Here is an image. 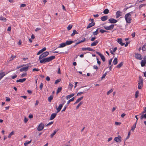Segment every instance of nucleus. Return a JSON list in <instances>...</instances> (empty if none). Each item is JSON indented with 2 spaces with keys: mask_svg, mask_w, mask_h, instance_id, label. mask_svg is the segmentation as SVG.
<instances>
[{
  "mask_svg": "<svg viewBox=\"0 0 146 146\" xmlns=\"http://www.w3.org/2000/svg\"><path fill=\"white\" fill-rule=\"evenodd\" d=\"M72 27V25H69L67 27V29L68 31L70 30Z\"/></svg>",
  "mask_w": 146,
  "mask_h": 146,
  "instance_id": "de8ad7c7",
  "label": "nucleus"
},
{
  "mask_svg": "<svg viewBox=\"0 0 146 146\" xmlns=\"http://www.w3.org/2000/svg\"><path fill=\"white\" fill-rule=\"evenodd\" d=\"M53 95H51L50 97L48 98V101L49 102H51L52 100L53 99Z\"/></svg>",
  "mask_w": 146,
  "mask_h": 146,
  "instance_id": "c756f323",
  "label": "nucleus"
},
{
  "mask_svg": "<svg viewBox=\"0 0 146 146\" xmlns=\"http://www.w3.org/2000/svg\"><path fill=\"white\" fill-rule=\"evenodd\" d=\"M0 20L4 22H5L6 21L7 19L4 17H3L1 16H0Z\"/></svg>",
  "mask_w": 146,
  "mask_h": 146,
  "instance_id": "f704fd0d",
  "label": "nucleus"
},
{
  "mask_svg": "<svg viewBox=\"0 0 146 146\" xmlns=\"http://www.w3.org/2000/svg\"><path fill=\"white\" fill-rule=\"evenodd\" d=\"M84 97L82 96L80 98H78L77 100L76 101V102L74 103V104H75L78 103L80 101L82 100L83 99V98Z\"/></svg>",
  "mask_w": 146,
  "mask_h": 146,
  "instance_id": "a878e982",
  "label": "nucleus"
},
{
  "mask_svg": "<svg viewBox=\"0 0 146 146\" xmlns=\"http://www.w3.org/2000/svg\"><path fill=\"white\" fill-rule=\"evenodd\" d=\"M114 140L118 143H120L121 141V137L120 135H118L117 137L114 138Z\"/></svg>",
  "mask_w": 146,
  "mask_h": 146,
  "instance_id": "39448f33",
  "label": "nucleus"
},
{
  "mask_svg": "<svg viewBox=\"0 0 146 146\" xmlns=\"http://www.w3.org/2000/svg\"><path fill=\"white\" fill-rule=\"evenodd\" d=\"M74 42L72 40H67L66 42V45H68L71 44Z\"/></svg>",
  "mask_w": 146,
  "mask_h": 146,
  "instance_id": "5701e85b",
  "label": "nucleus"
},
{
  "mask_svg": "<svg viewBox=\"0 0 146 146\" xmlns=\"http://www.w3.org/2000/svg\"><path fill=\"white\" fill-rule=\"evenodd\" d=\"M33 117V115L31 114H30L29 116V118H32Z\"/></svg>",
  "mask_w": 146,
  "mask_h": 146,
  "instance_id": "774afa93",
  "label": "nucleus"
},
{
  "mask_svg": "<svg viewBox=\"0 0 146 146\" xmlns=\"http://www.w3.org/2000/svg\"><path fill=\"white\" fill-rule=\"evenodd\" d=\"M26 80V78H24L22 79H20L19 80H17L16 81V82H25Z\"/></svg>",
  "mask_w": 146,
  "mask_h": 146,
  "instance_id": "b1692460",
  "label": "nucleus"
},
{
  "mask_svg": "<svg viewBox=\"0 0 146 146\" xmlns=\"http://www.w3.org/2000/svg\"><path fill=\"white\" fill-rule=\"evenodd\" d=\"M43 86V84L42 83H41L40 84V85L39 86V88H40V90H42Z\"/></svg>",
  "mask_w": 146,
  "mask_h": 146,
  "instance_id": "5fc2aeb1",
  "label": "nucleus"
},
{
  "mask_svg": "<svg viewBox=\"0 0 146 146\" xmlns=\"http://www.w3.org/2000/svg\"><path fill=\"white\" fill-rule=\"evenodd\" d=\"M96 53L98 54L101 57V59L103 62H104L105 61V58L104 55L99 52L96 51Z\"/></svg>",
  "mask_w": 146,
  "mask_h": 146,
  "instance_id": "0eeeda50",
  "label": "nucleus"
},
{
  "mask_svg": "<svg viewBox=\"0 0 146 146\" xmlns=\"http://www.w3.org/2000/svg\"><path fill=\"white\" fill-rule=\"evenodd\" d=\"M81 42H82V41H81V40H80L79 42H77L76 44L74 46V47H75L77 45Z\"/></svg>",
  "mask_w": 146,
  "mask_h": 146,
  "instance_id": "bf43d9fd",
  "label": "nucleus"
},
{
  "mask_svg": "<svg viewBox=\"0 0 146 146\" xmlns=\"http://www.w3.org/2000/svg\"><path fill=\"white\" fill-rule=\"evenodd\" d=\"M123 62H121L120 64H118L116 68H120L123 65Z\"/></svg>",
  "mask_w": 146,
  "mask_h": 146,
  "instance_id": "2f4dec72",
  "label": "nucleus"
},
{
  "mask_svg": "<svg viewBox=\"0 0 146 146\" xmlns=\"http://www.w3.org/2000/svg\"><path fill=\"white\" fill-rule=\"evenodd\" d=\"M44 127V124L42 123H41L38 125L37 128V130L39 131H40L43 129Z\"/></svg>",
  "mask_w": 146,
  "mask_h": 146,
  "instance_id": "423d86ee",
  "label": "nucleus"
},
{
  "mask_svg": "<svg viewBox=\"0 0 146 146\" xmlns=\"http://www.w3.org/2000/svg\"><path fill=\"white\" fill-rule=\"evenodd\" d=\"M104 28L107 30H110L109 28V26H104Z\"/></svg>",
  "mask_w": 146,
  "mask_h": 146,
  "instance_id": "4d7b16f0",
  "label": "nucleus"
},
{
  "mask_svg": "<svg viewBox=\"0 0 146 146\" xmlns=\"http://www.w3.org/2000/svg\"><path fill=\"white\" fill-rule=\"evenodd\" d=\"M108 21L109 23H115L117 22V21L113 19V18H110L109 19Z\"/></svg>",
  "mask_w": 146,
  "mask_h": 146,
  "instance_id": "1a4fd4ad",
  "label": "nucleus"
},
{
  "mask_svg": "<svg viewBox=\"0 0 146 146\" xmlns=\"http://www.w3.org/2000/svg\"><path fill=\"white\" fill-rule=\"evenodd\" d=\"M49 54V52L48 51H46L40 54L39 57V59L40 60L47 56Z\"/></svg>",
  "mask_w": 146,
  "mask_h": 146,
  "instance_id": "7ed1b4c3",
  "label": "nucleus"
},
{
  "mask_svg": "<svg viewBox=\"0 0 146 146\" xmlns=\"http://www.w3.org/2000/svg\"><path fill=\"white\" fill-rule=\"evenodd\" d=\"M61 81V79H58L56 80L54 82V84H58V83L60 82Z\"/></svg>",
  "mask_w": 146,
  "mask_h": 146,
  "instance_id": "c03bdc74",
  "label": "nucleus"
},
{
  "mask_svg": "<svg viewBox=\"0 0 146 146\" xmlns=\"http://www.w3.org/2000/svg\"><path fill=\"white\" fill-rule=\"evenodd\" d=\"M108 16L105 15L101 17L100 18V19L102 21H104L108 19Z\"/></svg>",
  "mask_w": 146,
  "mask_h": 146,
  "instance_id": "4468645a",
  "label": "nucleus"
},
{
  "mask_svg": "<svg viewBox=\"0 0 146 146\" xmlns=\"http://www.w3.org/2000/svg\"><path fill=\"white\" fill-rule=\"evenodd\" d=\"M130 131H129V132L128 133V135L127 136V137L125 139L127 140L129 138V137H130Z\"/></svg>",
  "mask_w": 146,
  "mask_h": 146,
  "instance_id": "6e6d98bb",
  "label": "nucleus"
},
{
  "mask_svg": "<svg viewBox=\"0 0 146 146\" xmlns=\"http://www.w3.org/2000/svg\"><path fill=\"white\" fill-rule=\"evenodd\" d=\"M146 64V60H142L141 62V66L142 67L144 66Z\"/></svg>",
  "mask_w": 146,
  "mask_h": 146,
  "instance_id": "412c9836",
  "label": "nucleus"
},
{
  "mask_svg": "<svg viewBox=\"0 0 146 146\" xmlns=\"http://www.w3.org/2000/svg\"><path fill=\"white\" fill-rule=\"evenodd\" d=\"M145 113H146V107H145L144 109V111H143L140 115H142L140 116V119L141 120H142L144 118L145 119L146 118V113L144 114Z\"/></svg>",
  "mask_w": 146,
  "mask_h": 146,
  "instance_id": "f03ea898",
  "label": "nucleus"
},
{
  "mask_svg": "<svg viewBox=\"0 0 146 146\" xmlns=\"http://www.w3.org/2000/svg\"><path fill=\"white\" fill-rule=\"evenodd\" d=\"M40 63H45L46 62H48L47 59V58H43L42 59L40 60Z\"/></svg>",
  "mask_w": 146,
  "mask_h": 146,
  "instance_id": "9d476101",
  "label": "nucleus"
},
{
  "mask_svg": "<svg viewBox=\"0 0 146 146\" xmlns=\"http://www.w3.org/2000/svg\"><path fill=\"white\" fill-rule=\"evenodd\" d=\"M53 123V121H51L50 122H49V123H48L46 125V126H48L50 125H51Z\"/></svg>",
  "mask_w": 146,
  "mask_h": 146,
  "instance_id": "13d9d810",
  "label": "nucleus"
},
{
  "mask_svg": "<svg viewBox=\"0 0 146 146\" xmlns=\"http://www.w3.org/2000/svg\"><path fill=\"white\" fill-rule=\"evenodd\" d=\"M48 62H50L52 61V60L54 59L55 58V56H52L48 57L47 58Z\"/></svg>",
  "mask_w": 146,
  "mask_h": 146,
  "instance_id": "a211bd4d",
  "label": "nucleus"
},
{
  "mask_svg": "<svg viewBox=\"0 0 146 146\" xmlns=\"http://www.w3.org/2000/svg\"><path fill=\"white\" fill-rule=\"evenodd\" d=\"M29 66L23 67L20 69V71L21 72H23V71H27L29 69Z\"/></svg>",
  "mask_w": 146,
  "mask_h": 146,
  "instance_id": "f8f14e48",
  "label": "nucleus"
},
{
  "mask_svg": "<svg viewBox=\"0 0 146 146\" xmlns=\"http://www.w3.org/2000/svg\"><path fill=\"white\" fill-rule=\"evenodd\" d=\"M16 56H14L13 55H11V58H10V61L14 59V58H16Z\"/></svg>",
  "mask_w": 146,
  "mask_h": 146,
  "instance_id": "3c124183",
  "label": "nucleus"
},
{
  "mask_svg": "<svg viewBox=\"0 0 146 146\" xmlns=\"http://www.w3.org/2000/svg\"><path fill=\"white\" fill-rule=\"evenodd\" d=\"M17 77V75L15 74L14 75L12 76L11 78L12 79H14Z\"/></svg>",
  "mask_w": 146,
  "mask_h": 146,
  "instance_id": "052dcab7",
  "label": "nucleus"
},
{
  "mask_svg": "<svg viewBox=\"0 0 146 146\" xmlns=\"http://www.w3.org/2000/svg\"><path fill=\"white\" fill-rule=\"evenodd\" d=\"M93 27V26L92 25V24L91 23H89L88 26L86 27V28L87 29H88L92 27Z\"/></svg>",
  "mask_w": 146,
  "mask_h": 146,
  "instance_id": "a18cd8bd",
  "label": "nucleus"
},
{
  "mask_svg": "<svg viewBox=\"0 0 146 146\" xmlns=\"http://www.w3.org/2000/svg\"><path fill=\"white\" fill-rule=\"evenodd\" d=\"M59 129H55L53 133L51 134L50 135L51 138H52L53 137V136L56 134L57 132L58 131Z\"/></svg>",
  "mask_w": 146,
  "mask_h": 146,
  "instance_id": "6ab92c4d",
  "label": "nucleus"
},
{
  "mask_svg": "<svg viewBox=\"0 0 146 146\" xmlns=\"http://www.w3.org/2000/svg\"><path fill=\"white\" fill-rule=\"evenodd\" d=\"M28 119L26 117H25V118H24V122L25 123H26L27 121H28Z\"/></svg>",
  "mask_w": 146,
  "mask_h": 146,
  "instance_id": "69168bd1",
  "label": "nucleus"
},
{
  "mask_svg": "<svg viewBox=\"0 0 146 146\" xmlns=\"http://www.w3.org/2000/svg\"><path fill=\"white\" fill-rule=\"evenodd\" d=\"M89 88L88 89H84V90L83 92H80L78 93L77 94V96H78L81 95V94H83L84 93H86L89 90Z\"/></svg>",
  "mask_w": 146,
  "mask_h": 146,
  "instance_id": "f3484780",
  "label": "nucleus"
},
{
  "mask_svg": "<svg viewBox=\"0 0 146 146\" xmlns=\"http://www.w3.org/2000/svg\"><path fill=\"white\" fill-rule=\"evenodd\" d=\"M62 88L61 87L58 88L57 89V90L56 92V94H58L59 93L61 90Z\"/></svg>",
  "mask_w": 146,
  "mask_h": 146,
  "instance_id": "79ce46f5",
  "label": "nucleus"
},
{
  "mask_svg": "<svg viewBox=\"0 0 146 146\" xmlns=\"http://www.w3.org/2000/svg\"><path fill=\"white\" fill-rule=\"evenodd\" d=\"M74 94L73 93L71 94L70 95H68V96H66V99L68 100V99H70V98H71L72 97L74 96Z\"/></svg>",
  "mask_w": 146,
  "mask_h": 146,
  "instance_id": "bb28decb",
  "label": "nucleus"
},
{
  "mask_svg": "<svg viewBox=\"0 0 146 146\" xmlns=\"http://www.w3.org/2000/svg\"><path fill=\"white\" fill-rule=\"evenodd\" d=\"M146 5V4H141L139 6V10L141 9V8L143 6H145Z\"/></svg>",
  "mask_w": 146,
  "mask_h": 146,
  "instance_id": "a19ab883",
  "label": "nucleus"
},
{
  "mask_svg": "<svg viewBox=\"0 0 146 146\" xmlns=\"http://www.w3.org/2000/svg\"><path fill=\"white\" fill-rule=\"evenodd\" d=\"M32 141V140L31 139L30 141H28L27 142H25L24 143V145L25 146H27V145L29 144Z\"/></svg>",
  "mask_w": 146,
  "mask_h": 146,
  "instance_id": "ea45409f",
  "label": "nucleus"
},
{
  "mask_svg": "<svg viewBox=\"0 0 146 146\" xmlns=\"http://www.w3.org/2000/svg\"><path fill=\"white\" fill-rule=\"evenodd\" d=\"M78 33L76 31V30L74 29L73 30L72 33L71 34V36H72L75 35V34H78Z\"/></svg>",
  "mask_w": 146,
  "mask_h": 146,
  "instance_id": "393cba45",
  "label": "nucleus"
},
{
  "mask_svg": "<svg viewBox=\"0 0 146 146\" xmlns=\"http://www.w3.org/2000/svg\"><path fill=\"white\" fill-rule=\"evenodd\" d=\"M121 124V122H117V121H116L115 122V125H119Z\"/></svg>",
  "mask_w": 146,
  "mask_h": 146,
  "instance_id": "0e129e2a",
  "label": "nucleus"
},
{
  "mask_svg": "<svg viewBox=\"0 0 146 146\" xmlns=\"http://www.w3.org/2000/svg\"><path fill=\"white\" fill-rule=\"evenodd\" d=\"M5 72H2L0 73V80L1 79L5 76Z\"/></svg>",
  "mask_w": 146,
  "mask_h": 146,
  "instance_id": "c85d7f7f",
  "label": "nucleus"
},
{
  "mask_svg": "<svg viewBox=\"0 0 146 146\" xmlns=\"http://www.w3.org/2000/svg\"><path fill=\"white\" fill-rule=\"evenodd\" d=\"M143 80L141 79V81H139L138 84V88L139 89H141L143 86Z\"/></svg>",
  "mask_w": 146,
  "mask_h": 146,
  "instance_id": "20e7f679",
  "label": "nucleus"
},
{
  "mask_svg": "<svg viewBox=\"0 0 146 146\" xmlns=\"http://www.w3.org/2000/svg\"><path fill=\"white\" fill-rule=\"evenodd\" d=\"M62 107H63L62 105V104H60L59 105L58 108L61 110V109L62 108Z\"/></svg>",
  "mask_w": 146,
  "mask_h": 146,
  "instance_id": "338daca9",
  "label": "nucleus"
},
{
  "mask_svg": "<svg viewBox=\"0 0 146 146\" xmlns=\"http://www.w3.org/2000/svg\"><path fill=\"white\" fill-rule=\"evenodd\" d=\"M66 44L65 42V43H62L61 44H60L59 46L57 48H62L66 46Z\"/></svg>",
  "mask_w": 146,
  "mask_h": 146,
  "instance_id": "cd10ccee",
  "label": "nucleus"
},
{
  "mask_svg": "<svg viewBox=\"0 0 146 146\" xmlns=\"http://www.w3.org/2000/svg\"><path fill=\"white\" fill-rule=\"evenodd\" d=\"M121 12L119 11H117L116 13V18H118L121 16Z\"/></svg>",
  "mask_w": 146,
  "mask_h": 146,
  "instance_id": "aec40b11",
  "label": "nucleus"
},
{
  "mask_svg": "<svg viewBox=\"0 0 146 146\" xmlns=\"http://www.w3.org/2000/svg\"><path fill=\"white\" fill-rule=\"evenodd\" d=\"M46 50V47H44L42 49L40 50L37 53V55H38L42 53L44 51H45Z\"/></svg>",
  "mask_w": 146,
  "mask_h": 146,
  "instance_id": "dca6fc26",
  "label": "nucleus"
},
{
  "mask_svg": "<svg viewBox=\"0 0 146 146\" xmlns=\"http://www.w3.org/2000/svg\"><path fill=\"white\" fill-rule=\"evenodd\" d=\"M109 13V10L108 9H105L103 11V13L105 14H107Z\"/></svg>",
  "mask_w": 146,
  "mask_h": 146,
  "instance_id": "c9c22d12",
  "label": "nucleus"
},
{
  "mask_svg": "<svg viewBox=\"0 0 146 146\" xmlns=\"http://www.w3.org/2000/svg\"><path fill=\"white\" fill-rule=\"evenodd\" d=\"M98 41L97 40H95V41L94 42L91 44V46H96L98 43Z\"/></svg>",
  "mask_w": 146,
  "mask_h": 146,
  "instance_id": "4be33fe9",
  "label": "nucleus"
},
{
  "mask_svg": "<svg viewBox=\"0 0 146 146\" xmlns=\"http://www.w3.org/2000/svg\"><path fill=\"white\" fill-rule=\"evenodd\" d=\"M117 58H115L113 60V63L114 65H116L117 63Z\"/></svg>",
  "mask_w": 146,
  "mask_h": 146,
  "instance_id": "7c9ffc66",
  "label": "nucleus"
},
{
  "mask_svg": "<svg viewBox=\"0 0 146 146\" xmlns=\"http://www.w3.org/2000/svg\"><path fill=\"white\" fill-rule=\"evenodd\" d=\"M83 102L82 101L80 102L76 107V109H78L79 108V107L83 104Z\"/></svg>",
  "mask_w": 146,
  "mask_h": 146,
  "instance_id": "58836bf2",
  "label": "nucleus"
},
{
  "mask_svg": "<svg viewBox=\"0 0 146 146\" xmlns=\"http://www.w3.org/2000/svg\"><path fill=\"white\" fill-rule=\"evenodd\" d=\"M142 50L143 51H145L146 50V45L144 44L142 48Z\"/></svg>",
  "mask_w": 146,
  "mask_h": 146,
  "instance_id": "8fccbe9b",
  "label": "nucleus"
},
{
  "mask_svg": "<svg viewBox=\"0 0 146 146\" xmlns=\"http://www.w3.org/2000/svg\"><path fill=\"white\" fill-rule=\"evenodd\" d=\"M118 43L121 46H123L125 43L122 42V40L121 38H118L117 40Z\"/></svg>",
  "mask_w": 146,
  "mask_h": 146,
  "instance_id": "2eb2a0df",
  "label": "nucleus"
},
{
  "mask_svg": "<svg viewBox=\"0 0 146 146\" xmlns=\"http://www.w3.org/2000/svg\"><path fill=\"white\" fill-rule=\"evenodd\" d=\"M82 51H85V50H88L89 51H95V50L92 49V48H90V47L82 48Z\"/></svg>",
  "mask_w": 146,
  "mask_h": 146,
  "instance_id": "9b49d317",
  "label": "nucleus"
},
{
  "mask_svg": "<svg viewBox=\"0 0 146 146\" xmlns=\"http://www.w3.org/2000/svg\"><path fill=\"white\" fill-rule=\"evenodd\" d=\"M56 113H52L50 117V120H52L54 119L56 117Z\"/></svg>",
  "mask_w": 146,
  "mask_h": 146,
  "instance_id": "ddd939ff",
  "label": "nucleus"
},
{
  "mask_svg": "<svg viewBox=\"0 0 146 146\" xmlns=\"http://www.w3.org/2000/svg\"><path fill=\"white\" fill-rule=\"evenodd\" d=\"M99 29V28H98L93 33V35H96L98 33V30Z\"/></svg>",
  "mask_w": 146,
  "mask_h": 146,
  "instance_id": "72a5a7b5",
  "label": "nucleus"
},
{
  "mask_svg": "<svg viewBox=\"0 0 146 146\" xmlns=\"http://www.w3.org/2000/svg\"><path fill=\"white\" fill-rule=\"evenodd\" d=\"M74 99L75 98L74 97H73L71 99H70L67 102V104L68 105L71 102L73 101L74 100Z\"/></svg>",
  "mask_w": 146,
  "mask_h": 146,
  "instance_id": "e433bc0d",
  "label": "nucleus"
},
{
  "mask_svg": "<svg viewBox=\"0 0 146 146\" xmlns=\"http://www.w3.org/2000/svg\"><path fill=\"white\" fill-rule=\"evenodd\" d=\"M136 122H135V123L134 124V125L131 127V130L133 131L135 129V128L136 127Z\"/></svg>",
  "mask_w": 146,
  "mask_h": 146,
  "instance_id": "473e14b6",
  "label": "nucleus"
},
{
  "mask_svg": "<svg viewBox=\"0 0 146 146\" xmlns=\"http://www.w3.org/2000/svg\"><path fill=\"white\" fill-rule=\"evenodd\" d=\"M114 25L113 24L109 26V28L110 30L112 29L114 27Z\"/></svg>",
  "mask_w": 146,
  "mask_h": 146,
  "instance_id": "37998d69",
  "label": "nucleus"
},
{
  "mask_svg": "<svg viewBox=\"0 0 146 146\" xmlns=\"http://www.w3.org/2000/svg\"><path fill=\"white\" fill-rule=\"evenodd\" d=\"M113 91L112 89L110 90L108 92H107V95H109L110 93H111Z\"/></svg>",
  "mask_w": 146,
  "mask_h": 146,
  "instance_id": "864d4df0",
  "label": "nucleus"
},
{
  "mask_svg": "<svg viewBox=\"0 0 146 146\" xmlns=\"http://www.w3.org/2000/svg\"><path fill=\"white\" fill-rule=\"evenodd\" d=\"M96 39V37L95 36H94L93 37H92L90 39V40L92 41H94L95 39Z\"/></svg>",
  "mask_w": 146,
  "mask_h": 146,
  "instance_id": "680f3d73",
  "label": "nucleus"
},
{
  "mask_svg": "<svg viewBox=\"0 0 146 146\" xmlns=\"http://www.w3.org/2000/svg\"><path fill=\"white\" fill-rule=\"evenodd\" d=\"M125 20L127 23H130L131 22V15L129 13L126 14L124 17Z\"/></svg>",
  "mask_w": 146,
  "mask_h": 146,
  "instance_id": "f257e3e1",
  "label": "nucleus"
},
{
  "mask_svg": "<svg viewBox=\"0 0 146 146\" xmlns=\"http://www.w3.org/2000/svg\"><path fill=\"white\" fill-rule=\"evenodd\" d=\"M107 72H106L103 75V76H102V77L101 78L102 80L104 78H105V76L106 75Z\"/></svg>",
  "mask_w": 146,
  "mask_h": 146,
  "instance_id": "603ef678",
  "label": "nucleus"
},
{
  "mask_svg": "<svg viewBox=\"0 0 146 146\" xmlns=\"http://www.w3.org/2000/svg\"><path fill=\"white\" fill-rule=\"evenodd\" d=\"M6 101H7V102H9L11 100L10 98L9 97H6Z\"/></svg>",
  "mask_w": 146,
  "mask_h": 146,
  "instance_id": "e2e57ef3",
  "label": "nucleus"
},
{
  "mask_svg": "<svg viewBox=\"0 0 146 146\" xmlns=\"http://www.w3.org/2000/svg\"><path fill=\"white\" fill-rule=\"evenodd\" d=\"M135 58H136L137 59L140 60L142 59L141 55L140 54H138L137 53H135Z\"/></svg>",
  "mask_w": 146,
  "mask_h": 146,
  "instance_id": "6e6552de",
  "label": "nucleus"
},
{
  "mask_svg": "<svg viewBox=\"0 0 146 146\" xmlns=\"http://www.w3.org/2000/svg\"><path fill=\"white\" fill-rule=\"evenodd\" d=\"M99 31L101 33H105V32L108 33L109 32V31L105 30H104L102 29H100L99 30Z\"/></svg>",
  "mask_w": 146,
  "mask_h": 146,
  "instance_id": "4c0bfd02",
  "label": "nucleus"
},
{
  "mask_svg": "<svg viewBox=\"0 0 146 146\" xmlns=\"http://www.w3.org/2000/svg\"><path fill=\"white\" fill-rule=\"evenodd\" d=\"M14 132L13 131H12L8 136V137L9 138H10L11 136L14 134Z\"/></svg>",
  "mask_w": 146,
  "mask_h": 146,
  "instance_id": "09e8293b",
  "label": "nucleus"
},
{
  "mask_svg": "<svg viewBox=\"0 0 146 146\" xmlns=\"http://www.w3.org/2000/svg\"><path fill=\"white\" fill-rule=\"evenodd\" d=\"M139 93V92L138 91H137L136 92L135 94V96L136 98H137L138 97Z\"/></svg>",
  "mask_w": 146,
  "mask_h": 146,
  "instance_id": "49530a36",
  "label": "nucleus"
}]
</instances>
